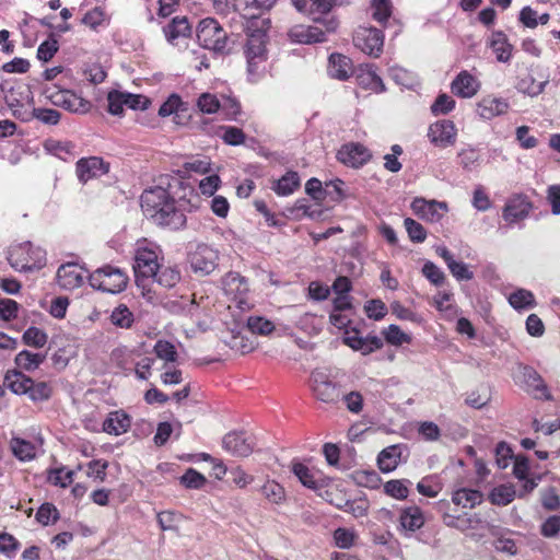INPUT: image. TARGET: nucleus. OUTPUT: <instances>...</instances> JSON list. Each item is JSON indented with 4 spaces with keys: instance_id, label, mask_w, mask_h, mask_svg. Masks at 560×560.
Wrapping results in <instances>:
<instances>
[{
    "instance_id": "f257e3e1",
    "label": "nucleus",
    "mask_w": 560,
    "mask_h": 560,
    "mask_svg": "<svg viewBox=\"0 0 560 560\" xmlns=\"http://www.w3.org/2000/svg\"><path fill=\"white\" fill-rule=\"evenodd\" d=\"M179 190L186 191L197 202L199 200L195 189L176 177H161L158 186L143 190L140 197V205L144 215L150 219L152 215L159 213V208H164V205L171 200L174 195H178Z\"/></svg>"
},
{
    "instance_id": "f03ea898",
    "label": "nucleus",
    "mask_w": 560,
    "mask_h": 560,
    "mask_svg": "<svg viewBox=\"0 0 560 560\" xmlns=\"http://www.w3.org/2000/svg\"><path fill=\"white\" fill-rule=\"evenodd\" d=\"M194 198L189 196L188 190L182 195H174L164 208H159V213L152 215L151 220L156 225L167 228L173 231L180 230L186 226L187 218L185 212L187 208H197Z\"/></svg>"
},
{
    "instance_id": "7ed1b4c3",
    "label": "nucleus",
    "mask_w": 560,
    "mask_h": 560,
    "mask_svg": "<svg viewBox=\"0 0 560 560\" xmlns=\"http://www.w3.org/2000/svg\"><path fill=\"white\" fill-rule=\"evenodd\" d=\"M269 27L270 21L268 19H262L260 21V25H246L247 40L245 44L244 54L247 60V70L250 74L256 73L258 65L264 62L267 58L266 31Z\"/></svg>"
},
{
    "instance_id": "20e7f679",
    "label": "nucleus",
    "mask_w": 560,
    "mask_h": 560,
    "mask_svg": "<svg viewBox=\"0 0 560 560\" xmlns=\"http://www.w3.org/2000/svg\"><path fill=\"white\" fill-rule=\"evenodd\" d=\"M8 260L18 271L38 270L46 264V252L31 242H24L10 248Z\"/></svg>"
},
{
    "instance_id": "39448f33",
    "label": "nucleus",
    "mask_w": 560,
    "mask_h": 560,
    "mask_svg": "<svg viewBox=\"0 0 560 560\" xmlns=\"http://www.w3.org/2000/svg\"><path fill=\"white\" fill-rule=\"evenodd\" d=\"M90 285L106 293H120L128 283L127 275L119 268L106 265L89 273Z\"/></svg>"
},
{
    "instance_id": "423d86ee",
    "label": "nucleus",
    "mask_w": 560,
    "mask_h": 560,
    "mask_svg": "<svg viewBox=\"0 0 560 560\" xmlns=\"http://www.w3.org/2000/svg\"><path fill=\"white\" fill-rule=\"evenodd\" d=\"M197 38L201 46L215 52H224L228 44V34L212 18L203 19L197 26Z\"/></svg>"
},
{
    "instance_id": "0eeeda50",
    "label": "nucleus",
    "mask_w": 560,
    "mask_h": 560,
    "mask_svg": "<svg viewBox=\"0 0 560 560\" xmlns=\"http://www.w3.org/2000/svg\"><path fill=\"white\" fill-rule=\"evenodd\" d=\"M310 383L314 396L322 402L336 405L341 400V386L332 382L325 371L314 370L311 373Z\"/></svg>"
},
{
    "instance_id": "6e6552de",
    "label": "nucleus",
    "mask_w": 560,
    "mask_h": 560,
    "mask_svg": "<svg viewBox=\"0 0 560 560\" xmlns=\"http://www.w3.org/2000/svg\"><path fill=\"white\" fill-rule=\"evenodd\" d=\"M159 267L156 252L139 247L136 252L133 265L137 285L144 288V282L156 273Z\"/></svg>"
},
{
    "instance_id": "1a4fd4ad",
    "label": "nucleus",
    "mask_w": 560,
    "mask_h": 560,
    "mask_svg": "<svg viewBox=\"0 0 560 560\" xmlns=\"http://www.w3.org/2000/svg\"><path fill=\"white\" fill-rule=\"evenodd\" d=\"M46 98L55 106L62 107L71 113L85 114L91 108V103L69 90H47Z\"/></svg>"
},
{
    "instance_id": "9d476101",
    "label": "nucleus",
    "mask_w": 560,
    "mask_h": 560,
    "mask_svg": "<svg viewBox=\"0 0 560 560\" xmlns=\"http://www.w3.org/2000/svg\"><path fill=\"white\" fill-rule=\"evenodd\" d=\"M219 253L207 244H199L189 255L190 267L195 273L210 275L218 266Z\"/></svg>"
},
{
    "instance_id": "9b49d317",
    "label": "nucleus",
    "mask_w": 560,
    "mask_h": 560,
    "mask_svg": "<svg viewBox=\"0 0 560 560\" xmlns=\"http://www.w3.org/2000/svg\"><path fill=\"white\" fill-rule=\"evenodd\" d=\"M275 3L276 0H234L233 8L247 20V25L255 26L260 23V15L270 10Z\"/></svg>"
},
{
    "instance_id": "f8f14e48",
    "label": "nucleus",
    "mask_w": 560,
    "mask_h": 560,
    "mask_svg": "<svg viewBox=\"0 0 560 560\" xmlns=\"http://www.w3.org/2000/svg\"><path fill=\"white\" fill-rule=\"evenodd\" d=\"M353 40L359 49L370 56L378 57L383 51L384 35L378 28H362L355 34Z\"/></svg>"
},
{
    "instance_id": "ddd939ff",
    "label": "nucleus",
    "mask_w": 560,
    "mask_h": 560,
    "mask_svg": "<svg viewBox=\"0 0 560 560\" xmlns=\"http://www.w3.org/2000/svg\"><path fill=\"white\" fill-rule=\"evenodd\" d=\"M109 172V163L100 156L81 158L75 163V173L81 184L101 177Z\"/></svg>"
},
{
    "instance_id": "4468645a",
    "label": "nucleus",
    "mask_w": 560,
    "mask_h": 560,
    "mask_svg": "<svg viewBox=\"0 0 560 560\" xmlns=\"http://www.w3.org/2000/svg\"><path fill=\"white\" fill-rule=\"evenodd\" d=\"M442 521L445 526L455 528L463 533L468 530L486 529L490 527L489 523L482 520L477 513H463L459 515H453L447 512H443Z\"/></svg>"
},
{
    "instance_id": "2eb2a0df",
    "label": "nucleus",
    "mask_w": 560,
    "mask_h": 560,
    "mask_svg": "<svg viewBox=\"0 0 560 560\" xmlns=\"http://www.w3.org/2000/svg\"><path fill=\"white\" fill-rule=\"evenodd\" d=\"M532 209L533 203L528 197L523 194H516L506 200L502 210V218L509 224H514L526 219Z\"/></svg>"
},
{
    "instance_id": "dca6fc26",
    "label": "nucleus",
    "mask_w": 560,
    "mask_h": 560,
    "mask_svg": "<svg viewBox=\"0 0 560 560\" xmlns=\"http://www.w3.org/2000/svg\"><path fill=\"white\" fill-rule=\"evenodd\" d=\"M371 158L372 155L366 147L354 142L343 144L337 152V160L353 168L363 166Z\"/></svg>"
},
{
    "instance_id": "f3484780",
    "label": "nucleus",
    "mask_w": 560,
    "mask_h": 560,
    "mask_svg": "<svg viewBox=\"0 0 560 560\" xmlns=\"http://www.w3.org/2000/svg\"><path fill=\"white\" fill-rule=\"evenodd\" d=\"M222 445L224 450L237 457L249 456L254 451V443L245 432L233 431L224 435Z\"/></svg>"
},
{
    "instance_id": "a211bd4d",
    "label": "nucleus",
    "mask_w": 560,
    "mask_h": 560,
    "mask_svg": "<svg viewBox=\"0 0 560 560\" xmlns=\"http://www.w3.org/2000/svg\"><path fill=\"white\" fill-rule=\"evenodd\" d=\"M89 271L75 262L62 264L57 270V282L66 289L72 290L83 283L84 273Z\"/></svg>"
},
{
    "instance_id": "6ab92c4d",
    "label": "nucleus",
    "mask_w": 560,
    "mask_h": 560,
    "mask_svg": "<svg viewBox=\"0 0 560 560\" xmlns=\"http://www.w3.org/2000/svg\"><path fill=\"white\" fill-rule=\"evenodd\" d=\"M522 375L524 383L527 386V392L532 394L534 398L544 400L553 399L547 384L534 368L524 365L522 368Z\"/></svg>"
},
{
    "instance_id": "aec40b11",
    "label": "nucleus",
    "mask_w": 560,
    "mask_h": 560,
    "mask_svg": "<svg viewBox=\"0 0 560 560\" xmlns=\"http://www.w3.org/2000/svg\"><path fill=\"white\" fill-rule=\"evenodd\" d=\"M428 136L432 143L440 147H447L455 143L456 129L452 120H440L432 124L429 128Z\"/></svg>"
},
{
    "instance_id": "412c9836",
    "label": "nucleus",
    "mask_w": 560,
    "mask_h": 560,
    "mask_svg": "<svg viewBox=\"0 0 560 560\" xmlns=\"http://www.w3.org/2000/svg\"><path fill=\"white\" fill-rule=\"evenodd\" d=\"M480 82L467 70L460 71L452 81L451 90L456 96L470 98L477 94Z\"/></svg>"
},
{
    "instance_id": "4be33fe9",
    "label": "nucleus",
    "mask_w": 560,
    "mask_h": 560,
    "mask_svg": "<svg viewBox=\"0 0 560 560\" xmlns=\"http://www.w3.org/2000/svg\"><path fill=\"white\" fill-rule=\"evenodd\" d=\"M290 39L299 44H315L326 40V33L318 26L295 25L288 33Z\"/></svg>"
},
{
    "instance_id": "5701e85b",
    "label": "nucleus",
    "mask_w": 560,
    "mask_h": 560,
    "mask_svg": "<svg viewBox=\"0 0 560 560\" xmlns=\"http://www.w3.org/2000/svg\"><path fill=\"white\" fill-rule=\"evenodd\" d=\"M411 209L421 219L438 222L442 218L439 209L446 211L447 205L435 200L427 201L423 198H416L411 203Z\"/></svg>"
},
{
    "instance_id": "b1692460",
    "label": "nucleus",
    "mask_w": 560,
    "mask_h": 560,
    "mask_svg": "<svg viewBox=\"0 0 560 560\" xmlns=\"http://www.w3.org/2000/svg\"><path fill=\"white\" fill-rule=\"evenodd\" d=\"M548 82V79L537 81L533 71L526 69L523 74L517 77L515 88L518 92L535 97L544 92Z\"/></svg>"
},
{
    "instance_id": "393cba45",
    "label": "nucleus",
    "mask_w": 560,
    "mask_h": 560,
    "mask_svg": "<svg viewBox=\"0 0 560 560\" xmlns=\"http://www.w3.org/2000/svg\"><path fill=\"white\" fill-rule=\"evenodd\" d=\"M509 103L500 97L486 96L477 104V113L483 119H492L506 113Z\"/></svg>"
},
{
    "instance_id": "a878e982",
    "label": "nucleus",
    "mask_w": 560,
    "mask_h": 560,
    "mask_svg": "<svg viewBox=\"0 0 560 560\" xmlns=\"http://www.w3.org/2000/svg\"><path fill=\"white\" fill-rule=\"evenodd\" d=\"M328 72L331 78L345 81L353 72L352 61L342 54H331L329 57Z\"/></svg>"
},
{
    "instance_id": "bb28decb",
    "label": "nucleus",
    "mask_w": 560,
    "mask_h": 560,
    "mask_svg": "<svg viewBox=\"0 0 560 560\" xmlns=\"http://www.w3.org/2000/svg\"><path fill=\"white\" fill-rule=\"evenodd\" d=\"M130 425V417L122 410H116L109 412L107 418L104 420L103 431L108 434L120 435L126 433Z\"/></svg>"
},
{
    "instance_id": "cd10ccee",
    "label": "nucleus",
    "mask_w": 560,
    "mask_h": 560,
    "mask_svg": "<svg viewBox=\"0 0 560 560\" xmlns=\"http://www.w3.org/2000/svg\"><path fill=\"white\" fill-rule=\"evenodd\" d=\"M405 447L399 444L385 447L377 456L381 471L390 472L398 466Z\"/></svg>"
},
{
    "instance_id": "c85d7f7f",
    "label": "nucleus",
    "mask_w": 560,
    "mask_h": 560,
    "mask_svg": "<svg viewBox=\"0 0 560 560\" xmlns=\"http://www.w3.org/2000/svg\"><path fill=\"white\" fill-rule=\"evenodd\" d=\"M401 529L406 532H416L424 525V516L420 508L412 505L401 510L399 516Z\"/></svg>"
},
{
    "instance_id": "c756f323",
    "label": "nucleus",
    "mask_w": 560,
    "mask_h": 560,
    "mask_svg": "<svg viewBox=\"0 0 560 560\" xmlns=\"http://www.w3.org/2000/svg\"><path fill=\"white\" fill-rule=\"evenodd\" d=\"M482 500V492L476 489L459 488L452 494V502L455 505H460L468 509H474L475 506L479 505Z\"/></svg>"
},
{
    "instance_id": "7c9ffc66",
    "label": "nucleus",
    "mask_w": 560,
    "mask_h": 560,
    "mask_svg": "<svg viewBox=\"0 0 560 560\" xmlns=\"http://www.w3.org/2000/svg\"><path fill=\"white\" fill-rule=\"evenodd\" d=\"M301 185L299 173L288 171L281 178L275 180L271 188L278 196L292 195Z\"/></svg>"
},
{
    "instance_id": "2f4dec72",
    "label": "nucleus",
    "mask_w": 560,
    "mask_h": 560,
    "mask_svg": "<svg viewBox=\"0 0 560 560\" xmlns=\"http://www.w3.org/2000/svg\"><path fill=\"white\" fill-rule=\"evenodd\" d=\"M163 32L166 39L174 44L178 37H189L191 28L186 16H175L171 23L163 27Z\"/></svg>"
},
{
    "instance_id": "473e14b6",
    "label": "nucleus",
    "mask_w": 560,
    "mask_h": 560,
    "mask_svg": "<svg viewBox=\"0 0 560 560\" xmlns=\"http://www.w3.org/2000/svg\"><path fill=\"white\" fill-rule=\"evenodd\" d=\"M4 385L16 395H26L30 385H32V377L21 371H8L4 376Z\"/></svg>"
},
{
    "instance_id": "72a5a7b5",
    "label": "nucleus",
    "mask_w": 560,
    "mask_h": 560,
    "mask_svg": "<svg viewBox=\"0 0 560 560\" xmlns=\"http://www.w3.org/2000/svg\"><path fill=\"white\" fill-rule=\"evenodd\" d=\"M490 46L495 52L498 61H510L512 56V45L508 42L506 35L502 31H494L492 33Z\"/></svg>"
},
{
    "instance_id": "f704fd0d",
    "label": "nucleus",
    "mask_w": 560,
    "mask_h": 560,
    "mask_svg": "<svg viewBox=\"0 0 560 560\" xmlns=\"http://www.w3.org/2000/svg\"><path fill=\"white\" fill-rule=\"evenodd\" d=\"M12 453L20 460L26 462L35 457L36 451L35 445L21 438H12L10 442Z\"/></svg>"
},
{
    "instance_id": "c9c22d12",
    "label": "nucleus",
    "mask_w": 560,
    "mask_h": 560,
    "mask_svg": "<svg viewBox=\"0 0 560 560\" xmlns=\"http://www.w3.org/2000/svg\"><path fill=\"white\" fill-rule=\"evenodd\" d=\"M46 359L45 354L33 353L28 350H22L15 357V363L18 366L25 371L36 370Z\"/></svg>"
},
{
    "instance_id": "e433bc0d",
    "label": "nucleus",
    "mask_w": 560,
    "mask_h": 560,
    "mask_svg": "<svg viewBox=\"0 0 560 560\" xmlns=\"http://www.w3.org/2000/svg\"><path fill=\"white\" fill-rule=\"evenodd\" d=\"M516 495L513 486L501 485L492 489L489 500L494 505L504 506L510 504Z\"/></svg>"
},
{
    "instance_id": "4c0bfd02",
    "label": "nucleus",
    "mask_w": 560,
    "mask_h": 560,
    "mask_svg": "<svg viewBox=\"0 0 560 560\" xmlns=\"http://www.w3.org/2000/svg\"><path fill=\"white\" fill-rule=\"evenodd\" d=\"M164 288H173L180 280V272L176 267H159L156 273L151 278Z\"/></svg>"
},
{
    "instance_id": "58836bf2",
    "label": "nucleus",
    "mask_w": 560,
    "mask_h": 560,
    "mask_svg": "<svg viewBox=\"0 0 560 560\" xmlns=\"http://www.w3.org/2000/svg\"><path fill=\"white\" fill-rule=\"evenodd\" d=\"M408 485H411L409 479H393L384 485V492L397 500H405L408 498Z\"/></svg>"
},
{
    "instance_id": "ea45409f",
    "label": "nucleus",
    "mask_w": 560,
    "mask_h": 560,
    "mask_svg": "<svg viewBox=\"0 0 560 560\" xmlns=\"http://www.w3.org/2000/svg\"><path fill=\"white\" fill-rule=\"evenodd\" d=\"M26 395L34 402L45 401L51 397L52 387L47 382H35L32 378V385H30Z\"/></svg>"
},
{
    "instance_id": "a19ab883",
    "label": "nucleus",
    "mask_w": 560,
    "mask_h": 560,
    "mask_svg": "<svg viewBox=\"0 0 560 560\" xmlns=\"http://www.w3.org/2000/svg\"><path fill=\"white\" fill-rule=\"evenodd\" d=\"M47 334L43 329L35 326L28 327L22 336V341L24 345L37 349L43 348L47 343Z\"/></svg>"
},
{
    "instance_id": "79ce46f5",
    "label": "nucleus",
    "mask_w": 560,
    "mask_h": 560,
    "mask_svg": "<svg viewBox=\"0 0 560 560\" xmlns=\"http://www.w3.org/2000/svg\"><path fill=\"white\" fill-rule=\"evenodd\" d=\"M260 491L269 502L275 504H280L285 499L284 488L273 480L266 481Z\"/></svg>"
},
{
    "instance_id": "37998d69",
    "label": "nucleus",
    "mask_w": 560,
    "mask_h": 560,
    "mask_svg": "<svg viewBox=\"0 0 560 560\" xmlns=\"http://www.w3.org/2000/svg\"><path fill=\"white\" fill-rule=\"evenodd\" d=\"M133 320L132 312L124 304L115 307L110 315L112 324L120 328H130Z\"/></svg>"
},
{
    "instance_id": "c03bdc74",
    "label": "nucleus",
    "mask_w": 560,
    "mask_h": 560,
    "mask_svg": "<svg viewBox=\"0 0 560 560\" xmlns=\"http://www.w3.org/2000/svg\"><path fill=\"white\" fill-rule=\"evenodd\" d=\"M35 517L43 526H47L55 524L60 518V514L52 503L45 502L38 508Z\"/></svg>"
},
{
    "instance_id": "a18cd8bd",
    "label": "nucleus",
    "mask_w": 560,
    "mask_h": 560,
    "mask_svg": "<svg viewBox=\"0 0 560 560\" xmlns=\"http://www.w3.org/2000/svg\"><path fill=\"white\" fill-rule=\"evenodd\" d=\"M196 106L202 114H214L220 110V100L217 97V95L205 92L198 96Z\"/></svg>"
},
{
    "instance_id": "49530a36",
    "label": "nucleus",
    "mask_w": 560,
    "mask_h": 560,
    "mask_svg": "<svg viewBox=\"0 0 560 560\" xmlns=\"http://www.w3.org/2000/svg\"><path fill=\"white\" fill-rule=\"evenodd\" d=\"M292 471L304 487L312 490L319 488V485L314 478L313 472L306 465L302 463H294L292 466Z\"/></svg>"
},
{
    "instance_id": "de8ad7c7",
    "label": "nucleus",
    "mask_w": 560,
    "mask_h": 560,
    "mask_svg": "<svg viewBox=\"0 0 560 560\" xmlns=\"http://www.w3.org/2000/svg\"><path fill=\"white\" fill-rule=\"evenodd\" d=\"M45 148L59 159L68 161L73 155L74 144L70 141L49 140L45 143Z\"/></svg>"
},
{
    "instance_id": "09e8293b",
    "label": "nucleus",
    "mask_w": 560,
    "mask_h": 560,
    "mask_svg": "<svg viewBox=\"0 0 560 560\" xmlns=\"http://www.w3.org/2000/svg\"><path fill=\"white\" fill-rule=\"evenodd\" d=\"M510 304L515 310L529 308L535 305L534 294L525 289H518L509 298Z\"/></svg>"
},
{
    "instance_id": "8fccbe9b",
    "label": "nucleus",
    "mask_w": 560,
    "mask_h": 560,
    "mask_svg": "<svg viewBox=\"0 0 560 560\" xmlns=\"http://www.w3.org/2000/svg\"><path fill=\"white\" fill-rule=\"evenodd\" d=\"M34 119H37L44 125L56 126L59 124L61 114L52 108L33 107Z\"/></svg>"
},
{
    "instance_id": "3c124183",
    "label": "nucleus",
    "mask_w": 560,
    "mask_h": 560,
    "mask_svg": "<svg viewBox=\"0 0 560 560\" xmlns=\"http://www.w3.org/2000/svg\"><path fill=\"white\" fill-rule=\"evenodd\" d=\"M153 351L159 359L165 360L166 362H175L178 357L175 346L164 339L156 341Z\"/></svg>"
},
{
    "instance_id": "603ef678",
    "label": "nucleus",
    "mask_w": 560,
    "mask_h": 560,
    "mask_svg": "<svg viewBox=\"0 0 560 560\" xmlns=\"http://www.w3.org/2000/svg\"><path fill=\"white\" fill-rule=\"evenodd\" d=\"M247 327L253 334L261 336H267L275 330L273 323L260 316H250Z\"/></svg>"
},
{
    "instance_id": "864d4df0",
    "label": "nucleus",
    "mask_w": 560,
    "mask_h": 560,
    "mask_svg": "<svg viewBox=\"0 0 560 560\" xmlns=\"http://www.w3.org/2000/svg\"><path fill=\"white\" fill-rule=\"evenodd\" d=\"M385 340L393 346H401L404 343H409L411 341V337L404 332L399 326L392 324L384 331Z\"/></svg>"
},
{
    "instance_id": "5fc2aeb1",
    "label": "nucleus",
    "mask_w": 560,
    "mask_h": 560,
    "mask_svg": "<svg viewBox=\"0 0 560 560\" xmlns=\"http://www.w3.org/2000/svg\"><path fill=\"white\" fill-rule=\"evenodd\" d=\"M59 49L58 40L54 34H50L48 39L43 42L37 49V58L44 62L52 59Z\"/></svg>"
},
{
    "instance_id": "6e6d98bb",
    "label": "nucleus",
    "mask_w": 560,
    "mask_h": 560,
    "mask_svg": "<svg viewBox=\"0 0 560 560\" xmlns=\"http://www.w3.org/2000/svg\"><path fill=\"white\" fill-rule=\"evenodd\" d=\"M74 472L72 470L65 471V468L49 469L47 480L54 486L61 488L68 487L73 480Z\"/></svg>"
},
{
    "instance_id": "4d7b16f0",
    "label": "nucleus",
    "mask_w": 560,
    "mask_h": 560,
    "mask_svg": "<svg viewBox=\"0 0 560 560\" xmlns=\"http://www.w3.org/2000/svg\"><path fill=\"white\" fill-rule=\"evenodd\" d=\"M404 225L411 242L422 243L425 241L427 231L422 224L411 218H406Z\"/></svg>"
},
{
    "instance_id": "13d9d810",
    "label": "nucleus",
    "mask_w": 560,
    "mask_h": 560,
    "mask_svg": "<svg viewBox=\"0 0 560 560\" xmlns=\"http://www.w3.org/2000/svg\"><path fill=\"white\" fill-rule=\"evenodd\" d=\"M355 482L361 487L376 489L381 485V477L375 470H360L354 474Z\"/></svg>"
},
{
    "instance_id": "bf43d9fd",
    "label": "nucleus",
    "mask_w": 560,
    "mask_h": 560,
    "mask_svg": "<svg viewBox=\"0 0 560 560\" xmlns=\"http://www.w3.org/2000/svg\"><path fill=\"white\" fill-rule=\"evenodd\" d=\"M206 482V477L194 468H188L180 477V483L188 489H200Z\"/></svg>"
},
{
    "instance_id": "052dcab7",
    "label": "nucleus",
    "mask_w": 560,
    "mask_h": 560,
    "mask_svg": "<svg viewBox=\"0 0 560 560\" xmlns=\"http://www.w3.org/2000/svg\"><path fill=\"white\" fill-rule=\"evenodd\" d=\"M441 489V485L433 476H428L417 483L418 492L428 498H435Z\"/></svg>"
},
{
    "instance_id": "680f3d73",
    "label": "nucleus",
    "mask_w": 560,
    "mask_h": 560,
    "mask_svg": "<svg viewBox=\"0 0 560 560\" xmlns=\"http://www.w3.org/2000/svg\"><path fill=\"white\" fill-rule=\"evenodd\" d=\"M364 311L366 316L374 320H381L387 314V307L385 303L380 299L368 301L364 305Z\"/></svg>"
},
{
    "instance_id": "e2e57ef3",
    "label": "nucleus",
    "mask_w": 560,
    "mask_h": 560,
    "mask_svg": "<svg viewBox=\"0 0 560 560\" xmlns=\"http://www.w3.org/2000/svg\"><path fill=\"white\" fill-rule=\"evenodd\" d=\"M373 19L381 24L387 22L392 14V4L389 0H372Z\"/></svg>"
},
{
    "instance_id": "0e129e2a",
    "label": "nucleus",
    "mask_w": 560,
    "mask_h": 560,
    "mask_svg": "<svg viewBox=\"0 0 560 560\" xmlns=\"http://www.w3.org/2000/svg\"><path fill=\"white\" fill-rule=\"evenodd\" d=\"M359 79L360 84L374 91L375 93H383L386 90L382 78L378 77L374 71L369 70L361 74Z\"/></svg>"
},
{
    "instance_id": "69168bd1",
    "label": "nucleus",
    "mask_w": 560,
    "mask_h": 560,
    "mask_svg": "<svg viewBox=\"0 0 560 560\" xmlns=\"http://www.w3.org/2000/svg\"><path fill=\"white\" fill-rule=\"evenodd\" d=\"M305 192L316 201H323L330 192V189L323 187L319 179L312 177L305 184Z\"/></svg>"
},
{
    "instance_id": "338daca9",
    "label": "nucleus",
    "mask_w": 560,
    "mask_h": 560,
    "mask_svg": "<svg viewBox=\"0 0 560 560\" xmlns=\"http://www.w3.org/2000/svg\"><path fill=\"white\" fill-rule=\"evenodd\" d=\"M422 275L434 285L440 287L445 281L444 272L432 261H427L422 267Z\"/></svg>"
},
{
    "instance_id": "774afa93",
    "label": "nucleus",
    "mask_w": 560,
    "mask_h": 560,
    "mask_svg": "<svg viewBox=\"0 0 560 560\" xmlns=\"http://www.w3.org/2000/svg\"><path fill=\"white\" fill-rule=\"evenodd\" d=\"M455 107V101L447 94H440L431 105V112L438 115L448 114Z\"/></svg>"
}]
</instances>
